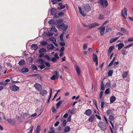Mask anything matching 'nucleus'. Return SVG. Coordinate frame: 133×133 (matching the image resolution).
Returning <instances> with one entry per match:
<instances>
[{"label":"nucleus","mask_w":133,"mask_h":133,"mask_svg":"<svg viewBox=\"0 0 133 133\" xmlns=\"http://www.w3.org/2000/svg\"><path fill=\"white\" fill-rule=\"evenodd\" d=\"M91 7L90 5L89 4L85 5L84 6L83 9V11H82V8L78 7V10L80 14L83 16L84 17L86 16V14L84 12V11L85 12H88L91 10Z\"/></svg>","instance_id":"obj_1"},{"label":"nucleus","mask_w":133,"mask_h":133,"mask_svg":"<svg viewBox=\"0 0 133 133\" xmlns=\"http://www.w3.org/2000/svg\"><path fill=\"white\" fill-rule=\"evenodd\" d=\"M109 122L111 125L112 129L114 130H115L116 131L117 130V127H116V125L114 126V123L115 118L112 115H110L109 116Z\"/></svg>","instance_id":"obj_2"},{"label":"nucleus","mask_w":133,"mask_h":133,"mask_svg":"<svg viewBox=\"0 0 133 133\" xmlns=\"http://www.w3.org/2000/svg\"><path fill=\"white\" fill-rule=\"evenodd\" d=\"M82 24L83 25L84 27L85 28H88L90 29H92L93 28H95L96 26H98L100 25L99 24L96 23H92L89 24V25H87L84 24L83 23Z\"/></svg>","instance_id":"obj_3"},{"label":"nucleus","mask_w":133,"mask_h":133,"mask_svg":"<svg viewBox=\"0 0 133 133\" xmlns=\"http://www.w3.org/2000/svg\"><path fill=\"white\" fill-rule=\"evenodd\" d=\"M97 3L104 7H106L108 5L107 0H98Z\"/></svg>","instance_id":"obj_4"},{"label":"nucleus","mask_w":133,"mask_h":133,"mask_svg":"<svg viewBox=\"0 0 133 133\" xmlns=\"http://www.w3.org/2000/svg\"><path fill=\"white\" fill-rule=\"evenodd\" d=\"M98 125L102 130L104 131L107 128V126L105 124L101 121H100L98 123Z\"/></svg>","instance_id":"obj_5"},{"label":"nucleus","mask_w":133,"mask_h":133,"mask_svg":"<svg viewBox=\"0 0 133 133\" xmlns=\"http://www.w3.org/2000/svg\"><path fill=\"white\" fill-rule=\"evenodd\" d=\"M133 45V43H131L125 46L121 51L122 54L124 55H126L127 52L125 49L129 48Z\"/></svg>","instance_id":"obj_6"},{"label":"nucleus","mask_w":133,"mask_h":133,"mask_svg":"<svg viewBox=\"0 0 133 133\" xmlns=\"http://www.w3.org/2000/svg\"><path fill=\"white\" fill-rule=\"evenodd\" d=\"M34 87L37 90L39 91H40L42 88V86L41 84L37 83H36L34 85Z\"/></svg>","instance_id":"obj_7"},{"label":"nucleus","mask_w":133,"mask_h":133,"mask_svg":"<svg viewBox=\"0 0 133 133\" xmlns=\"http://www.w3.org/2000/svg\"><path fill=\"white\" fill-rule=\"evenodd\" d=\"M10 90L14 91H17L19 89V87L15 85H13L10 86Z\"/></svg>","instance_id":"obj_8"},{"label":"nucleus","mask_w":133,"mask_h":133,"mask_svg":"<svg viewBox=\"0 0 133 133\" xmlns=\"http://www.w3.org/2000/svg\"><path fill=\"white\" fill-rule=\"evenodd\" d=\"M98 29L100 30L99 32L101 35V36L103 35L105 30V27L102 25L98 28Z\"/></svg>","instance_id":"obj_9"},{"label":"nucleus","mask_w":133,"mask_h":133,"mask_svg":"<svg viewBox=\"0 0 133 133\" xmlns=\"http://www.w3.org/2000/svg\"><path fill=\"white\" fill-rule=\"evenodd\" d=\"M22 116L23 118L25 119H28L30 117L28 111H27L26 112L23 113Z\"/></svg>","instance_id":"obj_10"},{"label":"nucleus","mask_w":133,"mask_h":133,"mask_svg":"<svg viewBox=\"0 0 133 133\" xmlns=\"http://www.w3.org/2000/svg\"><path fill=\"white\" fill-rule=\"evenodd\" d=\"M92 59L94 62L96 63V66H97L98 65V63L97 56L94 53L92 55Z\"/></svg>","instance_id":"obj_11"},{"label":"nucleus","mask_w":133,"mask_h":133,"mask_svg":"<svg viewBox=\"0 0 133 133\" xmlns=\"http://www.w3.org/2000/svg\"><path fill=\"white\" fill-rule=\"evenodd\" d=\"M58 26L59 28L62 27V30L64 31H65L68 28V25H66L64 23H62V24L59 25Z\"/></svg>","instance_id":"obj_12"},{"label":"nucleus","mask_w":133,"mask_h":133,"mask_svg":"<svg viewBox=\"0 0 133 133\" xmlns=\"http://www.w3.org/2000/svg\"><path fill=\"white\" fill-rule=\"evenodd\" d=\"M114 111H115V110L114 109H109L107 111V115L109 116L112 115L114 114Z\"/></svg>","instance_id":"obj_13"},{"label":"nucleus","mask_w":133,"mask_h":133,"mask_svg":"<svg viewBox=\"0 0 133 133\" xmlns=\"http://www.w3.org/2000/svg\"><path fill=\"white\" fill-rule=\"evenodd\" d=\"M29 71L28 69L27 68L25 67H23L20 70V72L22 73H27Z\"/></svg>","instance_id":"obj_14"},{"label":"nucleus","mask_w":133,"mask_h":133,"mask_svg":"<svg viewBox=\"0 0 133 133\" xmlns=\"http://www.w3.org/2000/svg\"><path fill=\"white\" fill-rule=\"evenodd\" d=\"M39 93L40 95L42 96H43L47 94L48 92L46 90L43 89L40 90Z\"/></svg>","instance_id":"obj_15"},{"label":"nucleus","mask_w":133,"mask_h":133,"mask_svg":"<svg viewBox=\"0 0 133 133\" xmlns=\"http://www.w3.org/2000/svg\"><path fill=\"white\" fill-rule=\"evenodd\" d=\"M92 113V111L90 109L87 110L84 112V114L88 116H90Z\"/></svg>","instance_id":"obj_16"},{"label":"nucleus","mask_w":133,"mask_h":133,"mask_svg":"<svg viewBox=\"0 0 133 133\" xmlns=\"http://www.w3.org/2000/svg\"><path fill=\"white\" fill-rule=\"evenodd\" d=\"M59 5L60 6L58 8V10H62L65 8V5H63L62 3L61 2L59 3Z\"/></svg>","instance_id":"obj_17"},{"label":"nucleus","mask_w":133,"mask_h":133,"mask_svg":"<svg viewBox=\"0 0 133 133\" xmlns=\"http://www.w3.org/2000/svg\"><path fill=\"white\" fill-rule=\"evenodd\" d=\"M51 14L52 15L53 14L57 13V10L56 9L54 8H52L50 10Z\"/></svg>","instance_id":"obj_18"},{"label":"nucleus","mask_w":133,"mask_h":133,"mask_svg":"<svg viewBox=\"0 0 133 133\" xmlns=\"http://www.w3.org/2000/svg\"><path fill=\"white\" fill-rule=\"evenodd\" d=\"M38 47L37 44H33L31 46V50H34L35 51L37 50Z\"/></svg>","instance_id":"obj_19"},{"label":"nucleus","mask_w":133,"mask_h":133,"mask_svg":"<svg viewBox=\"0 0 133 133\" xmlns=\"http://www.w3.org/2000/svg\"><path fill=\"white\" fill-rule=\"evenodd\" d=\"M54 48V45L52 44H49L47 46V48L49 50H51Z\"/></svg>","instance_id":"obj_20"},{"label":"nucleus","mask_w":133,"mask_h":133,"mask_svg":"<svg viewBox=\"0 0 133 133\" xmlns=\"http://www.w3.org/2000/svg\"><path fill=\"white\" fill-rule=\"evenodd\" d=\"M116 46L118 47V50L121 49L124 46V44L123 43H120L116 45Z\"/></svg>","instance_id":"obj_21"},{"label":"nucleus","mask_w":133,"mask_h":133,"mask_svg":"<svg viewBox=\"0 0 133 133\" xmlns=\"http://www.w3.org/2000/svg\"><path fill=\"white\" fill-rule=\"evenodd\" d=\"M63 21V19H59L58 20L55 21L54 24H58L59 23H61Z\"/></svg>","instance_id":"obj_22"},{"label":"nucleus","mask_w":133,"mask_h":133,"mask_svg":"<svg viewBox=\"0 0 133 133\" xmlns=\"http://www.w3.org/2000/svg\"><path fill=\"white\" fill-rule=\"evenodd\" d=\"M95 117V115H92L90 117L88 121L90 122H92L94 121Z\"/></svg>","instance_id":"obj_23"},{"label":"nucleus","mask_w":133,"mask_h":133,"mask_svg":"<svg viewBox=\"0 0 133 133\" xmlns=\"http://www.w3.org/2000/svg\"><path fill=\"white\" fill-rule=\"evenodd\" d=\"M76 70L78 76H79L81 74V70L79 67L77 65L76 66Z\"/></svg>","instance_id":"obj_24"},{"label":"nucleus","mask_w":133,"mask_h":133,"mask_svg":"<svg viewBox=\"0 0 133 133\" xmlns=\"http://www.w3.org/2000/svg\"><path fill=\"white\" fill-rule=\"evenodd\" d=\"M116 99V98L114 96H112L110 97V100L111 103L114 102Z\"/></svg>","instance_id":"obj_25"},{"label":"nucleus","mask_w":133,"mask_h":133,"mask_svg":"<svg viewBox=\"0 0 133 133\" xmlns=\"http://www.w3.org/2000/svg\"><path fill=\"white\" fill-rule=\"evenodd\" d=\"M37 61L38 62V63L41 64H42L43 63H44L45 62V61L41 59H38Z\"/></svg>","instance_id":"obj_26"},{"label":"nucleus","mask_w":133,"mask_h":133,"mask_svg":"<svg viewBox=\"0 0 133 133\" xmlns=\"http://www.w3.org/2000/svg\"><path fill=\"white\" fill-rule=\"evenodd\" d=\"M121 30L122 31L124 34H125L127 35H128V32L127 30L123 28H121Z\"/></svg>","instance_id":"obj_27"},{"label":"nucleus","mask_w":133,"mask_h":133,"mask_svg":"<svg viewBox=\"0 0 133 133\" xmlns=\"http://www.w3.org/2000/svg\"><path fill=\"white\" fill-rule=\"evenodd\" d=\"M18 64L20 65H23L25 64V61L23 59H21L19 61Z\"/></svg>","instance_id":"obj_28"},{"label":"nucleus","mask_w":133,"mask_h":133,"mask_svg":"<svg viewBox=\"0 0 133 133\" xmlns=\"http://www.w3.org/2000/svg\"><path fill=\"white\" fill-rule=\"evenodd\" d=\"M41 131V127L40 125L37 126L36 130V133H39Z\"/></svg>","instance_id":"obj_29"},{"label":"nucleus","mask_w":133,"mask_h":133,"mask_svg":"<svg viewBox=\"0 0 133 133\" xmlns=\"http://www.w3.org/2000/svg\"><path fill=\"white\" fill-rule=\"evenodd\" d=\"M7 121L9 123L12 124H15V123L14 121L11 120L10 119H8Z\"/></svg>","instance_id":"obj_30"},{"label":"nucleus","mask_w":133,"mask_h":133,"mask_svg":"<svg viewBox=\"0 0 133 133\" xmlns=\"http://www.w3.org/2000/svg\"><path fill=\"white\" fill-rule=\"evenodd\" d=\"M70 128L69 127L67 126L64 129V131L65 133L68 132L70 131Z\"/></svg>","instance_id":"obj_31"},{"label":"nucleus","mask_w":133,"mask_h":133,"mask_svg":"<svg viewBox=\"0 0 133 133\" xmlns=\"http://www.w3.org/2000/svg\"><path fill=\"white\" fill-rule=\"evenodd\" d=\"M128 72L126 71L124 72L123 73L122 75V76L123 78H125L127 77L128 75Z\"/></svg>","instance_id":"obj_32"},{"label":"nucleus","mask_w":133,"mask_h":133,"mask_svg":"<svg viewBox=\"0 0 133 133\" xmlns=\"http://www.w3.org/2000/svg\"><path fill=\"white\" fill-rule=\"evenodd\" d=\"M106 86L107 88H109L111 87L110 81V80H109L106 84Z\"/></svg>","instance_id":"obj_33"},{"label":"nucleus","mask_w":133,"mask_h":133,"mask_svg":"<svg viewBox=\"0 0 133 133\" xmlns=\"http://www.w3.org/2000/svg\"><path fill=\"white\" fill-rule=\"evenodd\" d=\"M33 128L34 126L32 125L31 126L30 128L28 129L29 130V132H28V133H31L32 132Z\"/></svg>","instance_id":"obj_34"},{"label":"nucleus","mask_w":133,"mask_h":133,"mask_svg":"<svg viewBox=\"0 0 133 133\" xmlns=\"http://www.w3.org/2000/svg\"><path fill=\"white\" fill-rule=\"evenodd\" d=\"M114 46H110L109 47V48L108 50V51H109V52H112V51L114 50Z\"/></svg>","instance_id":"obj_35"},{"label":"nucleus","mask_w":133,"mask_h":133,"mask_svg":"<svg viewBox=\"0 0 133 133\" xmlns=\"http://www.w3.org/2000/svg\"><path fill=\"white\" fill-rule=\"evenodd\" d=\"M31 69L32 70H37V68L36 66L34 65H32L31 66Z\"/></svg>","instance_id":"obj_36"},{"label":"nucleus","mask_w":133,"mask_h":133,"mask_svg":"<svg viewBox=\"0 0 133 133\" xmlns=\"http://www.w3.org/2000/svg\"><path fill=\"white\" fill-rule=\"evenodd\" d=\"M113 70H110L109 71L108 73V76H112V74L113 73Z\"/></svg>","instance_id":"obj_37"},{"label":"nucleus","mask_w":133,"mask_h":133,"mask_svg":"<svg viewBox=\"0 0 133 133\" xmlns=\"http://www.w3.org/2000/svg\"><path fill=\"white\" fill-rule=\"evenodd\" d=\"M101 89L102 90H104V84L103 82V81L101 82V85L100 86Z\"/></svg>","instance_id":"obj_38"},{"label":"nucleus","mask_w":133,"mask_h":133,"mask_svg":"<svg viewBox=\"0 0 133 133\" xmlns=\"http://www.w3.org/2000/svg\"><path fill=\"white\" fill-rule=\"evenodd\" d=\"M104 16L102 14H99L98 18L99 20H103L104 19Z\"/></svg>","instance_id":"obj_39"},{"label":"nucleus","mask_w":133,"mask_h":133,"mask_svg":"<svg viewBox=\"0 0 133 133\" xmlns=\"http://www.w3.org/2000/svg\"><path fill=\"white\" fill-rule=\"evenodd\" d=\"M48 43L46 41H43L41 43V44L43 46H44L48 44Z\"/></svg>","instance_id":"obj_40"},{"label":"nucleus","mask_w":133,"mask_h":133,"mask_svg":"<svg viewBox=\"0 0 133 133\" xmlns=\"http://www.w3.org/2000/svg\"><path fill=\"white\" fill-rule=\"evenodd\" d=\"M111 29L110 28V26H108L106 27V32L107 33L109 31H111Z\"/></svg>","instance_id":"obj_41"},{"label":"nucleus","mask_w":133,"mask_h":133,"mask_svg":"<svg viewBox=\"0 0 133 133\" xmlns=\"http://www.w3.org/2000/svg\"><path fill=\"white\" fill-rule=\"evenodd\" d=\"M62 101H61L56 104L57 108H58L60 106L62 103Z\"/></svg>","instance_id":"obj_42"},{"label":"nucleus","mask_w":133,"mask_h":133,"mask_svg":"<svg viewBox=\"0 0 133 133\" xmlns=\"http://www.w3.org/2000/svg\"><path fill=\"white\" fill-rule=\"evenodd\" d=\"M49 40L52 41V42L53 43V42H56V39L53 37H50L49 38Z\"/></svg>","instance_id":"obj_43"},{"label":"nucleus","mask_w":133,"mask_h":133,"mask_svg":"<svg viewBox=\"0 0 133 133\" xmlns=\"http://www.w3.org/2000/svg\"><path fill=\"white\" fill-rule=\"evenodd\" d=\"M46 51V50L44 48H42L40 49L39 51V53L42 52H45Z\"/></svg>","instance_id":"obj_44"},{"label":"nucleus","mask_w":133,"mask_h":133,"mask_svg":"<svg viewBox=\"0 0 133 133\" xmlns=\"http://www.w3.org/2000/svg\"><path fill=\"white\" fill-rule=\"evenodd\" d=\"M48 23H49L50 24H54L55 23V21H54V20L53 19H51L50 20L49 22Z\"/></svg>","instance_id":"obj_45"},{"label":"nucleus","mask_w":133,"mask_h":133,"mask_svg":"<svg viewBox=\"0 0 133 133\" xmlns=\"http://www.w3.org/2000/svg\"><path fill=\"white\" fill-rule=\"evenodd\" d=\"M105 93L106 94H108L110 93V90L109 88H107L105 91Z\"/></svg>","instance_id":"obj_46"},{"label":"nucleus","mask_w":133,"mask_h":133,"mask_svg":"<svg viewBox=\"0 0 133 133\" xmlns=\"http://www.w3.org/2000/svg\"><path fill=\"white\" fill-rule=\"evenodd\" d=\"M133 41V37L129 38L128 39V41H126L125 42V43H126L128 41L129 42H132Z\"/></svg>","instance_id":"obj_47"},{"label":"nucleus","mask_w":133,"mask_h":133,"mask_svg":"<svg viewBox=\"0 0 133 133\" xmlns=\"http://www.w3.org/2000/svg\"><path fill=\"white\" fill-rule=\"evenodd\" d=\"M57 30L54 27H52L50 30L51 31H54V32H56L57 31Z\"/></svg>","instance_id":"obj_48"},{"label":"nucleus","mask_w":133,"mask_h":133,"mask_svg":"<svg viewBox=\"0 0 133 133\" xmlns=\"http://www.w3.org/2000/svg\"><path fill=\"white\" fill-rule=\"evenodd\" d=\"M103 91H101L99 93V99H100L101 98L103 94Z\"/></svg>","instance_id":"obj_49"},{"label":"nucleus","mask_w":133,"mask_h":133,"mask_svg":"<svg viewBox=\"0 0 133 133\" xmlns=\"http://www.w3.org/2000/svg\"><path fill=\"white\" fill-rule=\"evenodd\" d=\"M50 97L48 100V102H49L50 97H51V94H52V89L51 88H50Z\"/></svg>","instance_id":"obj_50"},{"label":"nucleus","mask_w":133,"mask_h":133,"mask_svg":"<svg viewBox=\"0 0 133 133\" xmlns=\"http://www.w3.org/2000/svg\"><path fill=\"white\" fill-rule=\"evenodd\" d=\"M41 65H39V67H40L41 69L42 70L45 67V65L43 64H42Z\"/></svg>","instance_id":"obj_51"},{"label":"nucleus","mask_w":133,"mask_h":133,"mask_svg":"<svg viewBox=\"0 0 133 133\" xmlns=\"http://www.w3.org/2000/svg\"><path fill=\"white\" fill-rule=\"evenodd\" d=\"M104 104V102L103 101H101V108H103Z\"/></svg>","instance_id":"obj_52"},{"label":"nucleus","mask_w":133,"mask_h":133,"mask_svg":"<svg viewBox=\"0 0 133 133\" xmlns=\"http://www.w3.org/2000/svg\"><path fill=\"white\" fill-rule=\"evenodd\" d=\"M124 13L126 16H127V9L126 8H124L123 9Z\"/></svg>","instance_id":"obj_53"},{"label":"nucleus","mask_w":133,"mask_h":133,"mask_svg":"<svg viewBox=\"0 0 133 133\" xmlns=\"http://www.w3.org/2000/svg\"><path fill=\"white\" fill-rule=\"evenodd\" d=\"M64 37V34H62L60 36V38L61 40V41H63L64 39H63V37Z\"/></svg>","instance_id":"obj_54"},{"label":"nucleus","mask_w":133,"mask_h":133,"mask_svg":"<svg viewBox=\"0 0 133 133\" xmlns=\"http://www.w3.org/2000/svg\"><path fill=\"white\" fill-rule=\"evenodd\" d=\"M87 48V44L85 43L83 45V48L84 50L86 49Z\"/></svg>","instance_id":"obj_55"},{"label":"nucleus","mask_w":133,"mask_h":133,"mask_svg":"<svg viewBox=\"0 0 133 133\" xmlns=\"http://www.w3.org/2000/svg\"><path fill=\"white\" fill-rule=\"evenodd\" d=\"M44 57L47 59L48 60H50L51 59L50 57L48 55H45L44 56Z\"/></svg>","instance_id":"obj_56"},{"label":"nucleus","mask_w":133,"mask_h":133,"mask_svg":"<svg viewBox=\"0 0 133 133\" xmlns=\"http://www.w3.org/2000/svg\"><path fill=\"white\" fill-rule=\"evenodd\" d=\"M44 63L46 66L48 67H50V64L49 63L45 62Z\"/></svg>","instance_id":"obj_57"},{"label":"nucleus","mask_w":133,"mask_h":133,"mask_svg":"<svg viewBox=\"0 0 133 133\" xmlns=\"http://www.w3.org/2000/svg\"><path fill=\"white\" fill-rule=\"evenodd\" d=\"M54 74L57 76V77H58L59 76V74L58 71H55L54 72Z\"/></svg>","instance_id":"obj_58"},{"label":"nucleus","mask_w":133,"mask_h":133,"mask_svg":"<svg viewBox=\"0 0 133 133\" xmlns=\"http://www.w3.org/2000/svg\"><path fill=\"white\" fill-rule=\"evenodd\" d=\"M46 35L48 36H52L53 34L52 33H51L49 32Z\"/></svg>","instance_id":"obj_59"},{"label":"nucleus","mask_w":133,"mask_h":133,"mask_svg":"<svg viewBox=\"0 0 133 133\" xmlns=\"http://www.w3.org/2000/svg\"><path fill=\"white\" fill-rule=\"evenodd\" d=\"M74 110L73 109L71 110L69 109L68 111V112L70 113V114H73L74 112Z\"/></svg>","instance_id":"obj_60"},{"label":"nucleus","mask_w":133,"mask_h":133,"mask_svg":"<svg viewBox=\"0 0 133 133\" xmlns=\"http://www.w3.org/2000/svg\"><path fill=\"white\" fill-rule=\"evenodd\" d=\"M0 85H3L5 86L6 85V84L5 83L4 81H1L0 82Z\"/></svg>","instance_id":"obj_61"},{"label":"nucleus","mask_w":133,"mask_h":133,"mask_svg":"<svg viewBox=\"0 0 133 133\" xmlns=\"http://www.w3.org/2000/svg\"><path fill=\"white\" fill-rule=\"evenodd\" d=\"M56 78V76L54 75L52 76L51 78L50 79L52 80H55Z\"/></svg>","instance_id":"obj_62"},{"label":"nucleus","mask_w":133,"mask_h":133,"mask_svg":"<svg viewBox=\"0 0 133 133\" xmlns=\"http://www.w3.org/2000/svg\"><path fill=\"white\" fill-rule=\"evenodd\" d=\"M64 15V13L63 12H59L58 14V16L59 17V16H63Z\"/></svg>","instance_id":"obj_63"},{"label":"nucleus","mask_w":133,"mask_h":133,"mask_svg":"<svg viewBox=\"0 0 133 133\" xmlns=\"http://www.w3.org/2000/svg\"><path fill=\"white\" fill-rule=\"evenodd\" d=\"M51 61L53 62H56L57 61V59L55 57H53L51 58Z\"/></svg>","instance_id":"obj_64"}]
</instances>
